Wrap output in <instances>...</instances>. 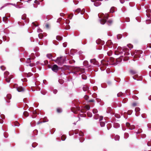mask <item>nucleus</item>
Returning a JSON list of instances; mask_svg holds the SVG:
<instances>
[{
    "label": "nucleus",
    "instance_id": "1",
    "mask_svg": "<svg viewBox=\"0 0 151 151\" xmlns=\"http://www.w3.org/2000/svg\"><path fill=\"white\" fill-rule=\"evenodd\" d=\"M127 46L123 47L122 48L120 47H118L117 48V50L115 52V54L116 55H120V57L116 59V62H120L122 61V59L121 57H123L124 55H130L129 52V48L130 49L133 47V46L131 44L127 45Z\"/></svg>",
    "mask_w": 151,
    "mask_h": 151
},
{
    "label": "nucleus",
    "instance_id": "2",
    "mask_svg": "<svg viewBox=\"0 0 151 151\" xmlns=\"http://www.w3.org/2000/svg\"><path fill=\"white\" fill-rule=\"evenodd\" d=\"M98 16L100 18L99 21L101 24H104L106 22L109 17L108 14H98Z\"/></svg>",
    "mask_w": 151,
    "mask_h": 151
},
{
    "label": "nucleus",
    "instance_id": "3",
    "mask_svg": "<svg viewBox=\"0 0 151 151\" xmlns=\"http://www.w3.org/2000/svg\"><path fill=\"white\" fill-rule=\"evenodd\" d=\"M65 61V59L63 58L62 57H58L55 60V61L59 65H62Z\"/></svg>",
    "mask_w": 151,
    "mask_h": 151
},
{
    "label": "nucleus",
    "instance_id": "4",
    "mask_svg": "<svg viewBox=\"0 0 151 151\" xmlns=\"http://www.w3.org/2000/svg\"><path fill=\"white\" fill-rule=\"evenodd\" d=\"M9 74V73L7 71H5L4 73V77L5 78L6 80L7 83H9L10 79L13 78L12 76L11 75H10L8 77H7V76H8Z\"/></svg>",
    "mask_w": 151,
    "mask_h": 151
},
{
    "label": "nucleus",
    "instance_id": "5",
    "mask_svg": "<svg viewBox=\"0 0 151 151\" xmlns=\"http://www.w3.org/2000/svg\"><path fill=\"white\" fill-rule=\"evenodd\" d=\"M114 61V59L112 57H110L109 60H107V63H105L106 64H105L106 65H112L113 64L112 63H113Z\"/></svg>",
    "mask_w": 151,
    "mask_h": 151
},
{
    "label": "nucleus",
    "instance_id": "6",
    "mask_svg": "<svg viewBox=\"0 0 151 151\" xmlns=\"http://www.w3.org/2000/svg\"><path fill=\"white\" fill-rule=\"evenodd\" d=\"M90 62L94 66H99L98 62L95 58L90 60Z\"/></svg>",
    "mask_w": 151,
    "mask_h": 151
},
{
    "label": "nucleus",
    "instance_id": "7",
    "mask_svg": "<svg viewBox=\"0 0 151 151\" xmlns=\"http://www.w3.org/2000/svg\"><path fill=\"white\" fill-rule=\"evenodd\" d=\"M92 2H94V5L96 6H98L101 4V3L98 0H91Z\"/></svg>",
    "mask_w": 151,
    "mask_h": 151
},
{
    "label": "nucleus",
    "instance_id": "8",
    "mask_svg": "<svg viewBox=\"0 0 151 151\" xmlns=\"http://www.w3.org/2000/svg\"><path fill=\"white\" fill-rule=\"evenodd\" d=\"M52 70L55 72H57L58 70V67L56 65H54L51 68Z\"/></svg>",
    "mask_w": 151,
    "mask_h": 151
},
{
    "label": "nucleus",
    "instance_id": "9",
    "mask_svg": "<svg viewBox=\"0 0 151 151\" xmlns=\"http://www.w3.org/2000/svg\"><path fill=\"white\" fill-rule=\"evenodd\" d=\"M74 70L76 72H79L80 71L83 73L84 71V69L79 67H75L74 68Z\"/></svg>",
    "mask_w": 151,
    "mask_h": 151
},
{
    "label": "nucleus",
    "instance_id": "10",
    "mask_svg": "<svg viewBox=\"0 0 151 151\" xmlns=\"http://www.w3.org/2000/svg\"><path fill=\"white\" fill-rule=\"evenodd\" d=\"M101 63L102 65V66L100 68V69L101 71H103L106 68V65H105L106 64V63H103V60L101 61Z\"/></svg>",
    "mask_w": 151,
    "mask_h": 151
},
{
    "label": "nucleus",
    "instance_id": "11",
    "mask_svg": "<svg viewBox=\"0 0 151 151\" xmlns=\"http://www.w3.org/2000/svg\"><path fill=\"white\" fill-rule=\"evenodd\" d=\"M126 126L127 127H129V129L130 130L133 129L135 128V126L134 125H131L128 122L126 123Z\"/></svg>",
    "mask_w": 151,
    "mask_h": 151
},
{
    "label": "nucleus",
    "instance_id": "12",
    "mask_svg": "<svg viewBox=\"0 0 151 151\" xmlns=\"http://www.w3.org/2000/svg\"><path fill=\"white\" fill-rule=\"evenodd\" d=\"M22 19L24 20L26 19L24 21L26 23H27L29 22V19L26 18V15L25 14H24L22 16Z\"/></svg>",
    "mask_w": 151,
    "mask_h": 151
},
{
    "label": "nucleus",
    "instance_id": "13",
    "mask_svg": "<svg viewBox=\"0 0 151 151\" xmlns=\"http://www.w3.org/2000/svg\"><path fill=\"white\" fill-rule=\"evenodd\" d=\"M85 109L81 110V112L82 113H84L86 112L87 110H89L90 109V107L89 106H86L84 108Z\"/></svg>",
    "mask_w": 151,
    "mask_h": 151
},
{
    "label": "nucleus",
    "instance_id": "14",
    "mask_svg": "<svg viewBox=\"0 0 151 151\" xmlns=\"http://www.w3.org/2000/svg\"><path fill=\"white\" fill-rule=\"evenodd\" d=\"M96 42L97 44L101 45H103L104 44V41L100 40H97Z\"/></svg>",
    "mask_w": 151,
    "mask_h": 151
},
{
    "label": "nucleus",
    "instance_id": "15",
    "mask_svg": "<svg viewBox=\"0 0 151 151\" xmlns=\"http://www.w3.org/2000/svg\"><path fill=\"white\" fill-rule=\"evenodd\" d=\"M83 64L85 66H86L87 68L90 67L91 68V67H92L91 65H89L88 61L86 60L84 61Z\"/></svg>",
    "mask_w": 151,
    "mask_h": 151
},
{
    "label": "nucleus",
    "instance_id": "16",
    "mask_svg": "<svg viewBox=\"0 0 151 151\" xmlns=\"http://www.w3.org/2000/svg\"><path fill=\"white\" fill-rule=\"evenodd\" d=\"M46 56L49 59H51L52 60L55 61V60L53 59L54 57H53L51 54H47Z\"/></svg>",
    "mask_w": 151,
    "mask_h": 151
},
{
    "label": "nucleus",
    "instance_id": "17",
    "mask_svg": "<svg viewBox=\"0 0 151 151\" xmlns=\"http://www.w3.org/2000/svg\"><path fill=\"white\" fill-rule=\"evenodd\" d=\"M107 44L109 45V48H112L113 46V48H114V45H113V43L111 42V40L108 41Z\"/></svg>",
    "mask_w": 151,
    "mask_h": 151
},
{
    "label": "nucleus",
    "instance_id": "18",
    "mask_svg": "<svg viewBox=\"0 0 151 151\" xmlns=\"http://www.w3.org/2000/svg\"><path fill=\"white\" fill-rule=\"evenodd\" d=\"M24 88L22 87H19L17 88V90L19 92H21L24 91Z\"/></svg>",
    "mask_w": 151,
    "mask_h": 151
},
{
    "label": "nucleus",
    "instance_id": "19",
    "mask_svg": "<svg viewBox=\"0 0 151 151\" xmlns=\"http://www.w3.org/2000/svg\"><path fill=\"white\" fill-rule=\"evenodd\" d=\"M120 127V124L117 123H115L114 124V128H117Z\"/></svg>",
    "mask_w": 151,
    "mask_h": 151
},
{
    "label": "nucleus",
    "instance_id": "20",
    "mask_svg": "<svg viewBox=\"0 0 151 151\" xmlns=\"http://www.w3.org/2000/svg\"><path fill=\"white\" fill-rule=\"evenodd\" d=\"M129 72L130 73L132 74V75H134L137 73V72L134 70H130L129 71Z\"/></svg>",
    "mask_w": 151,
    "mask_h": 151
},
{
    "label": "nucleus",
    "instance_id": "21",
    "mask_svg": "<svg viewBox=\"0 0 151 151\" xmlns=\"http://www.w3.org/2000/svg\"><path fill=\"white\" fill-rule=\"evenodd\" d=\"M56 39L58 41H60L62 40L63 37L58 35L56 37Z\"/></svg>",
    "mask_w": 151,
    "mask_h": 151
},
{
    "label": "nucleus",
    "instance_id": "22",
    "mask_svg": "<svg viewBox=\"0 0 151 151\" xmlns=\"http://www.w3.org/2000/svg\"><path fill=\"white\" fill-rule=\"evenodd\" d=\"M83 91H85L88 90V87L87 86H84L83 87Z\"/></svg>",
    "mask_w": 151,
    "mask_h": 151
},
{
    "label": "nucleus",
    "instance_id": "23",
    "mask_svg": "<svg viewBox=\"0 0 151 151\" xmlns=\"http://www.w3.org/2000/svg\"><path fill=\"white\" fill-rule=\"evenodd\" d=\"M111 108L110 107H108L107 108L106 112L107 113H109L111 112Z\"/></svg>",
    "mask_w": 151,
    "mask_h": 151
},
{
    "label": "nucleus",
    "instance_id": "24",
    "mask_svg": "<svg viewBox=\"0 0 151 151\" xmlns=\"http://www.w3.org/2000/svg\"><path fill=\"white\" fill-rule=\"evenodd\" d=\"M120 139V136L117 135H116L115 136L114 139L115 140L118 141Z\"/></svg>",
    "mask_w": 151,
    "mask_h": 151
},
{
    "label": "nucleus",
    "instance_id": "25",
    "mask_svg": "<svg viewBox=\"0 0 151 151\" xmlns=\"http://www.w3.org/2000/svg\"><path fill=\"white\" fill-rule=\"evenodd\" d=\"M78 131H79L78 133L79 136L82 137L84 136V133L82 132L79 131V130H78Z\"/></svg>",
    "mask_w": 151,
    "mask_h": 151
},
{
    "label": "nucleus",
    "instance_id": "26",
    "mask_svg": "<svg viewBox=\"0 0 151 151\" xmlns=\"http://www.w3.org/2000/svg\"><path fill=\"white\" fill-rule=\"evenodd\" d=\"M23 114L26 117H27L29 116V113L27 111H24Z\"/></svg>",
    "mask_w": 151,
    "mask_h": 151
},
{
    "label": "nucleus",
    "instance_id": "27",
    "mask_svg": "<svg viewBox=\"0 0 151 151\" xmlns=\"http://www.w3.org/2000/svg\"><path fill=\"white\" fill-rule=\"evenodd\" d=\"M33 75V74L31 73H26V76L27 77H29Z\"/></svg>",
    "mask_w": 151,
    "mask_h": 151
},
{
    "label": "nucleus",
    "instance_id": "28",
    "mask_svg": "<svg viewBox=\"0 0 151 151\" xmlns=\"http://www.w3.org/2000/svg\"><path fill=\"white\" fill-rule=\"evenodd\" d=\"M112 22L113 21L111 19H109L107 22V24L109 25H111L112 24Z\"/></svg>",
    "mask_w": 151,
    "mask_h": 151
},
{
    "label": "nucleus",
    "instance_id": "29",
    "mask_svg": "<svg viewBox=\"0 0 151 151\" xmlns=\"http://www.w3.org/2000/svg\"><path fill=\"white\" fill-rule=\"evenodd\" d=\"M87 114L88 116L91 117L92 116V113L89 111H88L87 112Z\"/></svg>",
    "mask_w": 151,
    "mask_h": 151
},
{
    "label": "nucleus",
    "instance_id": "30",
    "mask_svg": "<svg viewBox=\"0 0 151 151\" xmlns=\"http://www.w3.org/2000/svg\"><path fill=\"white\" fill-rule=\"evenodd\" d=\"M83 80H86L87 78V76L85 75H82L81 76Z\"/></svg>",
    "mask_w": 151,
    "mask_h": 151
},
{
    "label": "nucleus",
    "instance_id": "31",
    "mask_svg": "<svg viewBox=\"0 0 151 151\" xmlns=\"http://www.w3.org/2000/svg\"><path fill=\"white\" fill-rule=\"evenodd\" d=\"M57 111L58 113H60L62 112V111L61 109L60 108H58L57 109Z\"/></svg>",
    "mask_w": 151,
    "mask_h": 151
},
{
    "label": "nucleus",
    "instance_id": "32",
    "mask_svg": "<svg viewBox=\"0 0 151 151\" xmlns=\"http://www.w3.org/2000/svg\"><path fill=\"white\" fill-rule=\"evenodd\" d=\"M140 109V108L138 107H136L135 109V111L136 113L137 112H139Z\"/></svg>",
    "mask_w": 151,
    "mask_h": 151
},
{
    "label": "nucleus",
    "instance_id": "33",
    "mask_svg": "<svg viewBox=\"0 0 151 151\" xmlns=\"http://www.w3.org/2000/svg\"><path fill=\"white\" fill-rule=\"evenodd\" d=\"M100 125L101 127H104L105 126V123L104 122H100Z\"/></svg>",
    "mask_w": 151,
    "mask_h": 151
},
{
    "label": "nucleus",
    "instance_id": "34",
    "mask_svg": "<svg viewBox=\"0 0 151 151\" xmlns=\"http://www.w3.org/2000/svg\"><path fill=\"white\" fill-rule=\"evenodd\" d=\"M8 18L7 17H3V21L6 23V22Z\"/></svg>",
    "mask_w": 151,
    "mask_h": 151
},
{
    "label": "nucleus",
    "instance_id": "35",
    "mask_svg": "<svg viewBox=\"0 0 151 151\" xmlns=\"http://www.w3.org/2000/svg\"><path fill=\"white\" fill-rule=\"evenodd\" d=\"M129 136V134L128 133H125L124 134V137L125 138H126V139L127 138H128Z\"/></svg>",
    "mask_w": 151,
    "mask_h": 151
},
{
    "label": "nucleus",
    "instance_id": "36",
    "mask_svg": "<svg viewBox=\"0 0 151 151\" xmlns=\"http://www.w3.org/2000/svg\"><path fill=\"white\" fill-rule=\"evenodd\" d=\"M114 7H112L110 10V12L111 13H113L114 12Z\"/></svg>",
    "mask_w": 151,
    "mask_h": 151
},
{
    "label": "nucleus",
    "instance_id": "37",
    "mask_svg": "<svg viewBox=\"0 0 151 151\" xmlns=\"http://www.w3.org/2000/svg\"><path fill=\"white\" fill-rule=\"evenodd\" d=\"M146 23L147 24H149L151 23V20L150 19H147L146 21Z\"/></svg>",
    "mask_w": 151,
    "mask_h": 151
},
{
    "label": "nucleus",
    "instance_id": "38",
    "mask_svg": "<svg viewBox=\"0 0 151 151\" xmlns=\"http://www.w3.org/2000/svg\"><path fill=\"white\" fill-rule=\"evenodd\" d=\"M79 140L80 142H82L85 139L82 137H81L79 138Z\"/></svg>",
    "mask_w": 151,
    "mask_h": 151
},
{
    "label": "nucleus",
    "instance_id": "39",
    "mask_svg": "<svg viewBox=\"0 0 151 151\" xmlns=\"http://www.w3.org/2000/svg\"><path fill=\"white\" fill-rule=\"evenodd\" d=\"M6 98L7 99L9 100L11 98V96L10 94H7L6 95Z\"/></svg>",
    "mask_w": 151,
    "mask_h": 151
},
{
    "label": "nucleus",
    "instance_id": "40",
    "mask_svg": "<svg viewBox=\"0 0 151 151\" xmlns=\"http://www.w3.org/2000/svg\"><path fill=\"white\" fill-rule=\"evenodd\" d=\"M61 139L62 141H64L66 138V137L65 135H63L61 137Z\"/></svg>",
    "mask_w": 151,
    "mask_h": 151
},
{
    "label": "nucleus",
    "instance_id": "41",
    "mask_svg": "<svg viewBox=\"0 0 151 151\" xmlns=\"http://www.w3.org/2000/svg\"><path fill=\"white\" fill-rule=\"evenodd\" d=\"M38 36L39 38L40 39H42L43 37V35L41 33L39 34L38 35Z\"/></svg>",
    "mask_w": 151,
    "mask_h": 151
},
{
    "label": "nucleus",
    "instance_id": "42",
    "mask_svg": "<svg viewBox=\"0 0 151 151\" xmlns=\"http://www.w3.org/2000/svg\"><path fill=\"white\" fill-rule=\"evenodd\" d=\"M93 112L94 114H96L98 112V110L97 109H93Z\"/></svg>",
    "mask_w": 151,
    "mask_h": 151
},
{
    "label": "nucleus",
    "instance_id": "43",
    "mask_svg": "<svg viewBox=\"0 0 151 151\" xmlns=\"http://www.w3.org/2000/svg\"><path fill=\"white\" fill-rule=\"evenodd\" d=\"M107 53V55L109 56L111 55L112 54V52L111 51L108 52Z\"/></svg>",
    "mask_w": 151,
    "mask_h": 151
},
{
    "label": "nucleus",
    "instance_id": "44",
    "mask_svg": "<svg viewBox=\"0 0 151 151\" xmlns=\"http://www.w3.org/2000/svg\"><path fill=\"white\" fill-rule=\"evenodd\" d=\"M122 37V35L119 34L117 36V39H120Z\"/></svg>",
    "mask_w": 151,
    "mask_h": 151
},
{
    "label": "nucleus",
    "instance_id": "45",
    "mask_svg": "<svg viewBox=\"0 0 151 151\" xmlns=\"http://www.w3.org/2000/svg\"><path fill=\"white\" fill-rule=\"evenodd\" d=\"M123 94V93L122 92H120L117 94V96L118 97L121 96Z\"/></svg>",
    "mask_w": 151,
    "mask_h": 151
},
{
    "label": "nucleus",
    "instance_id": "46",
    "mask_svg": "<svg viewBox=\"0 0 151 151\" xmlns=\"http://www.w3.org/2000/svg\"><path fill=\"white\" fill-rule=\"evenodd\" d=\"M132 110H129L127 112V114L128 115H130L132 114Z\"/></svg>",
    "mask_w": 151,
    "mask_h": 151
},
{
    "label": "nucleus",
    "instance_id": "47",
    "mask_svg": "<svg viewBox=\"0 0 151 151\" xmlns=\"http://www.w3.org/2000/svg\"><path fill=\"white\" fill-rule=\"evenodd\" d=\"M132 98L133 99H134L136 100H137L138 99V97L137 96H136L135 95L133 96H132Z\"/></svg>",
    "mask_w": 151,
    "mask_h": 151
},
{
    "label": "nucleus",
    "instance_id": "48",
    "mask_svg": "<svg viewBox=\"0 0 151 151\" xmlns=\"http://www.w3.org/2000/svg\"><path fill=\"white\" fill-rule=\"evenodd\" d=\"M115 117H116L117 118H120L121 117L120 115L117 114H116L115 115Z\"/></svg>",
    "mask_w": 151,
    "mask_h": 151
},
{
    "label": "nucleus",
    "instance_id": "49",
    "mask_svg": "<svg viewBox=\"0 0 151 151\" xmlns=\"http://www.w3.org/2000/svg\"><path fill=\"white\" fill-rule=\"evenodd\" d=\"M37 145V144L36 143H33L32 145V146L33 147H35Z\"/></svg>",
    "mask_w": 151,
    "mask_h": 151
},
{
    "label": "nucleus",
    "instance_id": "50",
    "mask_svg": "<svg viewBox=\"0 0 151 151\" xmlns=\"http://www.w3.org/2000/svg\"><path fill=\"white\" fill-rule=\"evenodd\" d=\"M53 43L55 45H57L58 44V42L55 40L53 41Z\"/></svg>",
    "mask_w": 151,
    "mask_h": 151
},
{
    "label": "nucleus",
    "instance_id": "51",
    "mask_svg": "<svg viewBox=\"0 0 151 151\" xmlns=\"http://www.w3.org/2000/svg\"><path fill=\"white\" fill-rule=\"evenodd\" d=\"M0 117H1V119L2 120H3V119H4L5 116L3 114H1V115H0Z\"/></svg>",
    "mask_w": 151,
    "mask_h": 151
},
{
    "label": "nucleus",
    "instance_id": "52",
    "mask_svg": "<svg viewBox=\"0 0 151 151\" xmlns=\"http://www.w3.org/2000/svg\"><path fill=\"white\" fill-rule=\"evenodd\" d=\"M26 62L28 63H31L30 59V58H28L26 61Z\"/></svg>",
    "mask_w": 151,
    "mask_h": 151
},
{
    "label": "nucleus",
    "instance_id": "53",
    "mask_svg": "<svg viewBox=\"0 0 151 151\" xmlns=\"http://www.w3.org/2000/svg\"><path fill=\"white\" fill-rule=\"evenodd\" d=\"M0 68L1 69L3 70H4L5 69V67L3 66H1Z\"/></svg>",
    "mask_w": 151,
    "mask_h": 151
},
{
    "label": "nucleus",
    "instance_id": "54",
    "mask_svg": "<svg viewBox=\"0 0 151 151\" xmlns=\"http://www.w3.org/2000/svg\"><path fill=\"white\" fill-rule=\"evenodd\" d=\"M81 9L80 8L76 10H75V11L77 12L78 13H79L81 11Z\"/></svg>",
    "mask_w": 151,
    "mask_h": 151
},
{
    "label": "nucleus",
    "instance_id": "55",
    "mask_svg": "<svg viewBox=\"0 0 151 151\" xmlns=\"http://www.w3.org/2000/svg\"><path fill=\"white\" fill-rule=\"evenodd\" d=\"M84 99L86 100L88 99L89 96H88L86 95L84 97Z\"/></svg>",
    "mask_w": 151,
    "mask_h": 151
},
{
    "label": "nucleus",
    "instance_id": "56",
    "mask_svg": "<svg viewBox=\"0 0 151 151\" xmlns=\"http://www.w3.org/2000/svg\"><path fill=\"white\" fill-rule=\"evenodd\" d=\"M147 145L148 146H151V142L149 141L147 142Z\"/></svg>",
    "mask_w": 151,
    "mask_h": 151
},
{
    "label": "nucleus",
    "instance_id": "57",
    "mask_svg": "<svg viewBox=\"0 0 151 151\" xmlns=\"http://www.w3.org/2000/svg\"><path fill=\"white\" fill-rule=\"evenodd\" d=\"M4 137L5 138H7V137H8V134H7V133H4Z\"/></svg>",
    "mask_w": 151,
    "mask_h": 151
},
{
    "label": "nucleus",
    "instance_id": "58",
    "mask_svg": "<svg viewBox=\"0 0 151 151\" xmlns=\"http://www.w3.org/2000/svg\"><path fill=\"white\" fill-rule=\"evenodd\" d=\"M53 93L55 94H56L58 92V91L56 89H54L53 90Z\"/></svg>",
    "mask_w": 151,
    "mask_h": 151
},
{
    "label": "nucleus",
    "instance_id": "59",
    "mask_svg": "<svg viewBox=\"0 0 151 151\" xmlns=\"http://www.w3.org/2000/svg\"><path fill=\"white\" fill-rule=\"evenodd\" d=\"M43 62L45 63V65H47L48 63V62L47 60H45Z\"/></svg>",
    "mask_w": 151,
    "mask_h": 151
},
{
    "label": "nucleus",
    "instance_id": "60",
    "mask_svg": "<svg viewBox=\"0 0 151 151\" xmlns=\"http://www.w3.org/2000/svg\"><path fill=\"white\" fill-rule=\"evenodd\" d=\"M67 44L66 42H64L63 43V46L64 47H66L67 46Z\"/></svg>",
    "mask_w": 151,
    "mask_h": 151
},
{
    "label": "nucleus",
    "instance_id": "61",
    "mask_svg": "<svg viewBox=\"0 0 151 151\" xmlns=\"http://www.w3.org/2000/svg\"><path fill=\"white\" fill-rule=\"evenodd\" d=\"M34 3L38 4H40V2L38 1L37 0H35L34 1Z\"/></svg>",
    "mask_w": 151,
    "mask_h": 151
},
{
    "label": "nucleus",
    "instance_id": "62",
    "mask_svg": "<svg viewBox=\"0 0 151 151\" xmlns=\"http://www.w3.org/2000/svg\"><path fill=\"white\" fill-rule=\"evenodd\" d=\"M147 126L148 128H151V124H147Z\"/></svg>",
    "mask_w": 151,
    "mask_h": 151
},
{
    "label": "nucleus",
    "instance_id": "63",
    "mask_svg": "<svg viewBox=\"0 0 151 151\" xmlns=\"http://www.w3.org/2000/svg\"><path fill=\"white\" fill-rule=\"evenodd\" d=\"M37 31L38 32H42V30L40 28L37 29Z\"/></svg>",
    "mask_w": 151,
    "mask_h": 151
},
{
    "label": "nucleus",
    "instance_id": "64",
    "mask_svg": "<svg viewBox=\"0 0 151 151\" xmlns=\"http://www.w3.org/2000/svg\"><path fill=\"white\" fill-rule=\"evenodd\" d=\"M140 114V112H137L136 113H135V115L138 116Z\"/></svg>",
    "mask_w": 151,
    "mask_h": 151
}]
</instances>
